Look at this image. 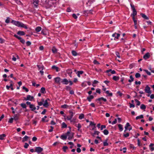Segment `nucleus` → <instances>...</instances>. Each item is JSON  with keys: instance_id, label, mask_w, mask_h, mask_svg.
<instances>
[{"instance_id": "1", "label": "nucleus", "mask_w": 154, "mask_h": 154, "mask_svg": "<svg viewBox=\"0 0 154 154\" xmlns=\"http://www.w3.org/2000/svg\"><path fill=\"white\" fill-rule=\"evenodd\" d=\"M11 23L18 27L24 28L25 29H27L28 28V27L26 25L24 24L22 22L18 21H15L13 20L11 21Z\"/></svg>"}, {"instance_id": "2", "label": "nucleus", "mask_w": 154, "mask_h": 154, "mask_svg": "<svg viewBox=\"0 0 154 154\" xmlns=\"http://www.w3.org/2000/svg\"><path fill=\"white\" fill-rule=\"evenodd\" d=\"M74 133L73 132H70V131H68L66 133L67 137L68 136V139L69 140H72L73 137Z\"/></svg>"}, {"instance_id": "3", "label": "nucleus", "mask_w": 154, "mask_h": 154, "mask_svg": "<svg viewBox=\"0 0 154 154\" xmlns=\"http://www.w3.org/2000/svg\"><path fill=\"white\" fill-rule=\"evenodd\" d=\"M43 150L42 148L40 147H36L35 148V152H36L38 153H39Z\"/></svg>"}, {"instance_id": "4", "label": "nucleus", "mask_w": 154, "mask_h": 154, "mask_svg": "<svg viewBox=\"0 0 154 154\" xmlns=\"http://www.w3.org/2000/svg\"><path fill=\"white\" fill-rule=\"evenodd\" d=\"M70 115L69 116H67L66 117V119L68 120H71L72 119V117L73 116V114H74L71 110H69V111Z\"/></svg>"}, {"instance_id": "5", "label": "nucleus", "mask_w": 154, "mask_h": 154, "mask_svg": "<svg viewBox=\"0 0 154 154\" xmlns=\"http://www.w3.org/2000/svg\"><path fill=\"white\" fill-rule=\"evenodd\" d=\"M145 92L148 94H151V92L150 91V88L148 85H147L144 89Z\"/></svg>"}, {"instance_id": "6", "label": "nucleus", "mask_w": 154, "mask_h": 154, "mask_svg": "<svg viewBox=\"0 0 154 154\" xmlns=\"http://www.w3.org/2000/svg\"><path fill=\"white\" fill-rule=\"evenodd\" d=\"M54 80L55 82L58 84H60V82L61 81V79L59 77L55 78Z\"/></svg>"}, {"instance_id": "7", "label": "nucleus", "mask_w": 154, "mask_h": 154, "mask_svg": "<svg viewBox=\"0 0 154 154\" xmlns=\"http://www.w3.org/2000/svg\"><path fill=\"white\" fill-rule=\"evenodd\" d=\"M150 54L149 52L146 53L143 56V58L145 60H146L149 58L150 57Z\"/></svg>"}, {"instance_id": "8", "label": "nucleus", "mask_w": 154, "mask_h": 154, "mask_svg": "<svg viewBox=\"0 0 154 154\" xmlns=\"http://www.w3.org/2000/svg\"><path fill=\"white\" fill-rule=\"evenodd\" d=\"M112 36L115 37V38L117 39H118L119 37L120 36V34L119 33H115L113 34L112 35Z\"/></svg>"}, {"instance_id": "9", "label": "nucleus", "mask_w": 154, "mask_h": 154, "mask_svg": "<svg viewBox=\"0 0 154 154\" xmlns=\"http://www.w3.org/2000/svg\"><path fill=\"white\" fill-rule=\"evenodd\" d=\"M101 100H102L104 102H106V99L105 98H104L103 97H101L97 99L96 100V101H99V103L100 104H101L102 103L100 101Z\"/></svg>"}, {"instance_id": "10", "label": "nucleus", "mask_w": 154, "mask_h": 154, "mask_svg": "<svg viewBox=\"0 0 154 154\" xmlns=\"http://www.w3.org/2000/svg\"><path fill=\"white\" fill-rule=\"evenodd\" d=\"M61 82L64 85H67L69 83V81L66 79H64L61 81Z\"/></svg>"}, {"instance_id": "11", "label": "nucleus", "mask_w": 154, "mask_h": 154, "mask_svg": "<svg viewBox=\"0 0 154 154\" xmlns=\"http://www.w3.org/2000/svg\"><path fill=\"white\" fill-rule=\"evenodd\" d=\"M33 4L34 5V6L35 7L37 8L38 5V1L37 0H35L33 1Z\"/></svg>"}, {"instance_id": "12", "label": "nucleus", "mask_w": 154, "mask_h": 154, "mask_svg": "<svg viewBox=\"0 0 154 154\" xmlns=\"http://www.w3.org/2000/svg\"><path fill=\"white\" fill-rule=\"evenodd\" d=\"M29 108L31 109V110L34 111L36 109V108L35 106L33 104L30 105L29 106Z\"/></svg>"}, {"instance_id": "13", "label": "nucleus", "mask_w": 154, "mask_h": 154, "mask_svg": "<svg viewBox=\"0 0 154 154\" xmlns=\"http://www.w3.org/2000/svg\"><path fill=\"white\" fill-rule=\"evenodd\" d=\"M33 98L34 97H33L31 96L30 95H28L27 96V98L26 100H32Z\"/></svg>"}, {"instance_id": "14", "label": "nucleus", "mask_w": 154, "mask_h": 154, "mask_svg": "<svg viewBox=\"0 0 154 154\" xmlns=\"http://www.w3.org/2000/svg\"><path fill=\"white\" fill-rule=\"evenodd\" d=\"M17 34L20 35H25V32L23 31H19L17 32Z\"/></svg>"}, {"instance_id": "15", "label": "nucleus", "mask_w": 154, "mask_h": 154, "mask_svg": "<svg viewBox=\"0 0 154 154\" xmlns=\"http://www.w3.org/2000/svg\"><path fill=\"white\" fill-rule=\"evenodd\" d=\"M45 103L43 104V106L45 107H47L48 106L47 100H46L44 101Z\"/></svg>"}, {"instance_id": "16", "label": "nucleus", "mask_w": 154, "mask_h": 154, "mask_svg": "<svg viewBox=\"0 0 154 154\" xmlns=\"http://www.w3.org/2000/svg\"><path fill=\"white\" fill-rule=\"evenodd\" d=\"M140 15L142 17H143L144 19L146 20L149 19V18L147 17V16L146 15H145L144 14L141 13L140 14Z\"/></svg>"}, {"instance_id": "17", "label": "nucleus", "mask_w": 154, "mask_h": 154, "mask_svg": "<svg viewBox=\"0 0 154 154\" xmlns=\"http://www.w3.org/2000/svg\"><path fill=\"white\" fill-rule=\"evenodd\" d=\"M154 145V144L153 143H151L149 145V148L151 151H153L154 150V147L152 146Z\"/></svg>"}, {"instance_id": "18", "label": "nucleus", "mask_w": 154, "mask_h": 154, "mask_svg": "<svg viewBox=\"0 0 154 154\" xmlns=\"http://www.w3.org/2000/svg\"><path fill=\"white\" fill-rule=\"evenodd\" d=\"M94 97L93 95H90L89 97H87V99L89 102L91 101V99H93Z\"/></svg>"}, {"instance_id": "19", "label": "nucleus", "mask_w": 154, "mask_h": 154, "mask_svg": "<svg viewBox=\"0 0 154 154\" xmlns=\"http://www.w3.org/2000/svg\"><path fill=\"white\" fill-rule=\"evenodd\" d=\"M37 66L38 67L39 70L41 69L42 70L43 69L44 66L43 65H37Z\"/></svg>"}, {"instance_id": "20", "label": "nucleus", "mask_w": 154, "mask_h": 154, "mask_svg": "<svg viewBox=\"0 0 154 154\" xmlns=\"http://www.w3.org/2000/svg\"><path fill=\"white\" fill-rule=\"evenodd\" d=\"M40 92L43 94H45L46 93L45 89V88L42 87L41 88Z\"/></svg>"}, {"instance_id": "21", "label": "nucleus", "mask_w": 154, "mask_h": 154, "mask_svg": "<svg viewBox=\"0 0 154 154\" xmlns=\"http://www.w3.org/2000/svg\"><path fill=\"white\" fill-rule=\"evenodd\" d=\"M52 69H55L57 72L59 71V68L55 66H53L52 67Z\"/></svg>"}, {"instance_id": "22", "label": "nucleus", "mask_w": 154, "mask_h": 154, "mask_svg": "<svg viewBox=\"0 0 154 154\" xmlns=\"http://www.w3.org/2000/svg\"><path fill=\"white\" fill-rule=\"evenodd\" d=\"M52 52L54 54L57 53V49L54 47L52 48Z\"/></svg>"}, {"instance_id": "23", "label": "nucleus", "mask_w": 154, "mask_h": 154, "mask_svg": "<svg viewBox=\"0 0 154 154\" xmlns=\"http://www.w3.org/2000/svg\"><path fill=\"white\" fill-rule=\"evenodd\" d=\"M67 137V136L66 135H62L61 136L60 138L63 140H66Z\"/></svg>"}, {"instance_id": "24", "label": "nucleus", "mask_w": 154, "mask_h": 154, "mask_svg": "<svg viewBox=\"0 0 154 154\" xmlns=\"http://www.w3.org/2000/svg\"><path fill=\"white\" fill-rule=\"evenodd\" d=\"M41 29L42 28L40 26H38L35 28V30L37 32H38L41 30Z\"/></svg>"}, {"instance_id": "25", "label": "nucleus", "mask_w": 154, "mask_h": 154, "mask_svg": "<svg viewBox=\"0 0 154 154\" xmlns=\"http://www.w3.org/2000/svg\"><path fill=\"white\" fill-rule=\"evenodd\" d=\"M92 10H90L89 11H84V14H86L85 13H87V14H92Z\"/></svg>"}, {"instance_id": "26", "label": "nucleus", "mask_w": 154, "mask_h": 154, "mask_svg": "<svg viewBox=\"0 0 154 154\" xmlns=\"http://www.w3.org/2000/svg\"><path fill=\"white\" fill-rule=\"evenodd\" d=\"M133 10V13L132 14V15L133 16V17L134 16L137 14V12L136 10V9H134V10Z\"/></svg>"}, {"instance_id": "27", "label": "nucleus", "mask_w": 154, "mask_h": 154, "mask_svg": "<svg viewBox=\"0 0 154 154\" xmlns=\"http://www.w3.org/2000/svg\"><path fill=\"white\" fill-rule=\"evenodd\" d=\"M29 137L27 136H25L23 139V141L24 142L25 141H26L29 138Z\"/></svg>"}, {"instance_id": "28", "label": "nucleus", "mask_w": 154, "mask_h": 154, "mask_svg": "<svg viewBox=\"0 0 154 154\" xmlns=\"http://www.w3.org/2000/svg\"><path fill=\"white\" fill-rule=\"evenodd\" d=\"M19 118V115L18 114H15L14 115V119L15 120H17Z\"/></svg>"}, {"instance_id": "29", "label": "nucleus", "mask_w": 154, "mask_h": 154, "mask_svg": "<svg viewBox=\"0 0 154 154\" xmlns=\"http://www.w3.org/2000/svg\"><path fill=\"white\" fill-rule=\"evenodd\" d=\"M6 136V135L5 134H2L0 135V139L1 140H3L4 139V137Z\"/></svg>"}, {"instance_id": "30", "label": "nucleus", "mask_w": 154, "mask_h": 154, "mask_svg": "<svg viewBox=\"0 0 154 154\" xmlns=\"http://www.w3.org/2000/svg\"><path fill=\"white\" fill-rule=\"evenodd\" d=\"M130 78L131 79L128 80V82H131L134 81V78H133L132 76L131 75L130 76Z\"/></svg>"}, {"instance_id": "31", "label": "nucleus", "mask_w": 154, "mask_h": 154, "mask_svg": "<svg viewBox=\"0 0 154 154\" xmlns=\"http://www.w3.org/2000/svg\"><path fill=\"white\" fill-rule=\"evenodd\" d=\"M143 115H141L139 116H137L136 117V120H138L139 119H143Z\"/></svg>"}, {"instance_id": "32", "label": "nucleus", "mask_w": 154, "mask_h": 154, "mask_svg": "<svg viewBox=\"0 0 154 154\" xmlns=\"http://www.w3.org/2000/svg\"><path fill=\"white\" fill-rule=\"evenodd\" d=\"M112 79L114 80L117 81L119 80V77L116 76H114L113 77Z\"/></svg>"}, {"instance_id": "33", "label": "nucleus", "mask_w": 154, "mask_h": 154, "mask_svg": "<svg viewBox=\"0 0 154 154\" xmlns=\"http://www.w3.org/2000/svg\"><path fill=\"white\" fill-rule=\"evenodd\" d=\"M83 73V71H78V74L77 76L80 77V75L82 74Z\"/></svg>"}, {"instance_id": "34", "label": "nucleus", "mask_w": 154, "mask_h": 154, "mask_svg": "<svg viewBox=\"0 0 154 154\" xmlns=\"http://www.w3.org/2000/svg\"><path fill=\"white\" fill-rule=\"evenodd\" d=\"M69 107V106L66 104H65L61 106V107L62 108H67Z\"/></svg>"}, {"instance_id": "35", "label": "nucleus", "mask_w": 154, "mask_h": 154, "mask_svg": "<svg viewBox=\"0 0 154 154\" xmlns=\"http://www.w3.org/2000/svg\"><path fill=\"white\" fill-rule=\"evenodd\" d=\"M72 55L74 56H76L77 55V53L75 51L72 50Z\"/></svg>"}, {"instance_id": "36", "label": "nucleus", "mask_w": 154, "mask_h": 154, "mask_svg": "<svg viewBox=\"0 0 154 154\" xmlns=\"http://www.w3.org/2000/svg\"><path fill=\"white\" fill-rule=\"evenodd\" d=\"M67 125L65 122H63L62 124V128H65L67 127Z\"/></svg>"}, {"instance_id": "37", "label": "nucleus", "mask_w": 154, "mask_h": 154, "mask_svg": "<svg viewBox=\"0 0 154 154\" xmlns=\"http://www.w3.org/2000/svg\"><path fill=\"white\" fill-rule=\"evenodd\" d=\"M84 115L83 114H81L79 116V119H82L84 118Z\"/></svg>"}, {"instance_id": "38", "label": "nucleus", "mask_w": 154, "mask_h": 154, "mask_svg": "<svg viewBox=\"0 0 154 154\" xmlns=\"http://www.w3.org/2000/svg\"><path fill=\"white\" fill-rule=\"evenodd\" d=\"M146 108V106L145 105H144L143 104L141 105L140 106L141 109H143V110H144V109H145Z\"/></svg>"}, {"instance_id": "39", "label": "nucleus", "mask_w": 154, "mask_h": 154, "mask_svg": "<svg viewBox=\"0 0 154 154\" xmlns=\"http://www.w3.org/2000/svg\"><path fill=\"white\" fill-rule=\"evenodd\" d=\"M118 127L120 131H122L123 130V128L122 127V125L121 124L118 125Z\"/></svg>"}, {"instance_id": "40", "label": "nucleus", "mask_w": 154, "mask_h": 154, "mask_svg": "<svg viewBox=\"0 0 154 154\" xmlns=\"http://www.w3.org/2000/svg\"><path fill=\"white\" fill-rule=\"evenodd\" d=\"M103 133L105 135H107L108 134L109 131L105 129L103 131Z\"/></svg>"}, {"instance_id": "41", "label": "nucleus", "mask_w": 154, "mask_h": 154, "mask_svg": "<svg viewBox=\"0 0 154 154\" xmlns=\"http://www.w3.org/2000/svg\"><path fill=\"white\" fill-rule=\"evenodd\" d=\"M66 72L67 73L69 74H70L72 73V70L70 69H68L66 70Z\"/></svg>"}, {"instance_id": "42", "label": "nucleus", "mask_w": 154, "mask_h": 154, "mask_svg": "<svg viewBox=\"0 0 154 154\" xmlns=\"http://www.w3.org/2000/svg\"><path fill=\"white\" fill-rule=\"evenodd\" d=\"M135 101L136 102L137 105V106H139L140 105V102L137 99H135Z\"/></svg>"}, {"instance_id": "43", "label": "nucleus", "mask_w": 154, "mask_h": 154, "mask_svg": "<svg viewBox=\"0 0 154 154\" xmlns=\"http://www.w3.org/2000/svg\"><path fill=\"white\" fill-rule=\"evenodd\" d=\"M130 126V125L129 123L128 122L126 123V125L125 126V128L126 129H127L128 128L129 126Z\"/></svg>"}, {"instance_id": "44", "label": "nucleus", "mask_w": 154, "mask_h": 154, "mask_svg": "<svg viewBox=\"0 0 154 154\" xmlns=\"http://www.w3.org/2000/svg\"><path fill=\"white\" fill-rule=\"evenodd\" d=\"M133 20L134 23V25H137V20H135V17H133Z\"/></svg>"}, {"instance_id": "45", "label": "nucleus", "mask_w": 154, "mask_h": 154, "mask_svg": "<svg viewBox=\"0 0 154 154\" xmlns=\"http://www.w3.org/2000/svg\"><path fill=\"white\" fill-rule=\"evenodd\" d=\"M106 93L108 94L109 96H112V93H109V91H106Z\"/></svg>"}, {"instance_id": "46", "label": "nucleus", "mask_w": 154, "mask_h": 154, "mask_svg": "<svg viewBox=\"0 0 154 154\" xmlns=\"http://www.w3.org/2000/svg\"><path fill=\"white\" fill-rule=\"evenodd\" d=\"M140 76H141V75H140V74L138 73H137L135 74V76L136 78H139V77H140Z\"/></svg>"}, {"instance_id": "47", "label": "nucleus", "mask_w": 154, "mask_h": 154, "mask_svg": "<svg viewBox=\"0 0 154 154\" xmlns=\"http://www.w3.org/2000/svg\"><path fill=\"white\" fill-rule=\"evenodd\" d=\"M21 106L23 108H26V105L25 103H22L20 104Z\"/></svg>"}, {"instance_id": "48", "label": "nucleus", "mask_w": 154, "mask_h": 154, "mask_svg": "<svg viewBox=\"0 0 154 154\" xmlns=\"http://www.w3.org/2000/svg\"><path fill=\"white\" fill-rule=\"evenodd\" d=\"M5 40L2 38H0V43L2 44L5 42Z\"/></svg>"}, {"instance_id": "49", "label": "nucleus", "mask_w": 154, "mask_h": 154, "mask_svg": "<svg viewBox=\"0 0 154 154\" xmlns=\"http://www.w3.org/2000/svg\"><path fill=\"white\" fill-rule=\"evenodd\" d=\"M63 149L64 152H66V150L68 149V147L66 146H64Z\"/></svg>"}, {"instance_id": "50", "label": "nucleus", "mask_w": 154, "mask_h": 154, "mask_svg": "<svg viewBox=\"0 0 154 154\" xmlns=\"http://www.w3.org/2000/svg\"><path fill=\"white\" fill-rule=\"evenodd\" d=\"M143 70L145 71L146 73L149 75H150L151 74V73L148 71V70H146V69H144Z\"/></svg>"}, {"instance_id": "51", "label": "nucleus", "mask_w": 154, "mask_h": 154, "mask_svg": "<svg viewBox=\"0 0 154 154\" xmlns=\"http://www.w3.org/2000/svg\"><path fill=\"white\" fill-rule=\"evenodd\" d=\"M90 125H91V126H94V128H96V127H95V124H94V122H90Z\"/></svg>"}, {"instance_id": "52", "label": "nucleus", "mask_w": 154, "mask_h": 154, "mask_svg": "<svg viewBox=\"0 0 154 154\" xmlns=\"http://www.w3.org/2000/svg\"><path fill=\"white\" fill-rule=\"evenodd\" d=\"M10 18L9 17L7 18V19L5 20V22L6 23H9L10 22Z\"/></svg>"}, {"instance_id": "53", "label": "nucleus", "mask_w": 154, "mask_h": 154, "mask_svg": "<svg viewBox=\"0 0 154 154\" xmlns=\"http://www.w3.org/2000/svg\"><path fill=\"white\" fill-rule=\"evenodd\" d=\"M94 63L95 64H99L100 63L98 62L97 60H94L93 61Z\"/></svg>"}, {"instance_id": "54", "label": "nucleus", "mask_w": 154, "mask_h": 154, "mask_svg": "<svg viewBox=\"0 0 154 154\" xmlns=\"http://www.w3.org/2000/svg\"><path fill=\"white\" fill-rule=\"evenodd\" d=\"M13 120L14 118H11L9 119V121H8V122L10 123H12L13 122Z\"/></svg>"}, {"instance_id": "55", "label": "nucleus", "mask_w": 154, "mask_h": 154, "mask_svg": "<svg viewBox=\"0 0 154 154\" xmlns=\"http://www.w3.org/2000/svg\"><path fill=\"white\" fill-rule=\"evenodd\" d=\"M20 42L22 43H23V44H24V43L25 42V41L24 39H23L22 38H21V39H20Z\"/></svg>"}, {"instance_id": "56", "label": "nucleus", "mask_w": 154, "mask_h": 154, "mask_svg": "<svg viewBox=\"0 0 154 154\" xmlns=\"http://www.w3.org/2000/svg\"><path fill=\"white\" fill-rule=\"evenodd\" d=\"M14 36L19 40H20L21 38L20 37L16 35H14Z\"/></svg>"}, {"instance_id": "57", "label": "nucleus", "mask_w": 154, "mask_h": 154, "mask_svg": "<svg viewBox=\"0 0 154 154\" xmlns=\"http://www.w3.org/2000/svg\"><path fill=\"white\" fill-rule=\"evenodd\" d=\"M116 56L119 58H120V56L119 54V53L118 52H116Z\"/></svg>"}, {"instance_id": "58", "label": "nucleus", "mask_w": 154, "mask_h": 154, "mask_svg": "<svg viewBox=\"0 0 154 154\" xmlns=\"http://www.w3.org/2000/svg\"><path fill=\"white\" fill-rule=\"evenodd\" d=\"M103 144L104 146H107L108 145V143H107L106 141L103 142Z\"/></svg>"}, {"instance_id": "59", "label": "nucleus", "mask_w": 154, "mask_h": 154, "mask_svg": "<svg viewBox=\"0 0 154 154\" xmlns=\"http://www.w3.org/2000/svg\"><path fill=\"white\" fill-rule=\"evenodd\" d=\"M28 146H29V144L27 143H25V145H24V147L25 148H27Z\"/></svg>"}, {"instance_id": "60", "label": "nucleus", "mask_w": 154, "mask_h": 154, "mask_svg": "<svg viewBox=\"0 0 154 154\" xmlns=\"http://www.w3.org/2000/svg\"><path fill=\"white\" fill-rule=\"evenodd\" d=\"M26 44L27 46H29L31 45V42L29 41H27L26 42Z\"/></svg>"}, {"instance_id": "61", "label": "nucleus", "mask_w": 154, "mask_h": 154, "mask_svg": "<svg viewBox=\"0 0 154 154\" xmlns=\"http://www.w3.org/2000/svg\"><path fill=\"white\" fill-rule=\"evenodd\" d=\"M72 17L74 18H75V19H76L77 18V16H76V15L75 14H73L72 15Z\"/></svg>"}, {"instance_id": "62", "label": "nucleus", "mask_w": 154, "mask_h": 154, "mask_svg": "<svg viewBox=\"0 0 154 154\" xmlns=\"http://www.w3.org/2000/svg\"><path fill=\"white\" fill-rule=\"evenodd\" d=\"M123 135L125 137H126L129 136V134L128 133H127L126 134H124Z\"/></svg>"}, {"instance_id": "63", "label": "nucleus", "mask_w": 154, "mask_h": 154, "mask_svg": "<svg viewBox=\"0 0 154 154\" xmlns=\"http://www.w3.org/2000/svg\"><path fill=\"white\" fill-rule=\"evenodd\" d=\"M23 89L24 90H25L26 92H27L29 91L28 89L27 88H26L25 86H23Z\"/></svg>"}, {"instance_id": "64", "label": "nucleus", "mask_w": 154, "mask_h": 154, "mask_svg": "<svg viewBox=\"0 0 154 154\" xmlns=\"http://www.w3.org/2000/svg\"><path fill=\"white\" fill-rule=\"evenodd\" d=\"M106 127L105 125H102L101 126L100 129L102 130L104 128H105Z\"/></svg>"}]
</instances>
